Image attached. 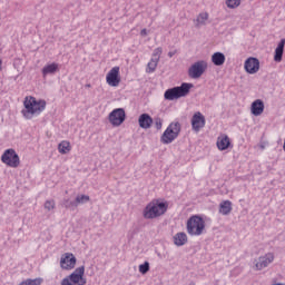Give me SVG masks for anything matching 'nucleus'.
Listing matches in <instances>:
<instances>
[{"label":"nucleus","mask_w":285,"mask_h":285,"mask_svg":"<svg viewBox=\"0 0 285 285\" xmlns=\"http://www.w3.org/2000/svg\"><path fill=\"white\" fill-rule=\"evenodd\" d=\"M168 210V203L154 199L142 210L144 219H157L161 215H166Z\"/></svg>","instance_id":"obj_1"},{"label":"nucleus","mask_w":285,"mask_h":285,"mask_svg":"<svg viewBox=\"0 0 285 285\" xmlns=\"http://www.w3.org/2000/svg\"><path fill=\"white\" fill-rule=\"evenodd\" d=\"M24 109L21 114L26 119H32L35 115H41L46 110V100H37L35 97L26 98L23 102Z\"/></svg>","instance_id":"obj_2"},{"label":"nucleus","mask_w":285,"mask_h":285,"mask_svg":"<svg viewBox=\"0 0 285 285\" xmlns=\"http://www.w3.org/2000/svg\"><path fill=\"white\" fill-rule=\"evenodd\" d=\"M190 88H193V83L183 82L178 87L167 89L164 94V98L167 101H175V99H181V97H186L187 95H189Z\"/></svg>","instance_id":"obj_3"},{"label":"nucleus","mask_w":285,"mask_h":285,"mask_svg":"<svg viewBox=\"0 0 285 285\" xmlns=\"http://www.w3.org/2000/svg\"><path fill=\"white\" fill-rule=\"evenodd\" d=\"M206 222L199 215H194L187 220V233L191 237H199L204 234Z\"/></svg>","instance_id":"obj_4"},{"label":"nucleus","mask_w":285,"mask_h":285,"mask_svg":"<svg viewBox=\"0 0 285 285\" xmlns=\"http://www.w3.org/2000/svg\"><path fill=\"white\" fill-rule=\"evenodd\" d=\"M181 132V124L179 121H173L166 128V130L160 136V144L168 146V144H173L177 137H179Z\"/></svg>","instance_id":"obj_5"},{"label":"nucleus","mask_w":285,"mask_h":285,"mask_svg":"<svg viewBox=\"0 0 285 285\" xmlns=\"http://www.w3.org/2000/svg\"><path fill=\"white\" fill-rule=\"evenodd\" d=\"M86 266H80L76 268L69 276L61 281V285H86L88 281L86 277Z\"/></svg>","instance_id":"obj_6"},{"label":"nucleus","mask_w":285,"mask_h":285,"mask_svg":"<svg viewBox=\"0 0 285 285\" xmlns=\"http://www.w3.org/2000/svg\"><path fill=\"white\" fill-rule=\"evenodd\" d=\"M2 164L9 166V168H19L21 160L19 159V154L12 148L6 149L1 156Z\"/></svg>","instance_id":"obj_7"},{"label":"nucleus","mask_w":285,"mask_h":285,"mask_svg":"<svg viewBox=\"0 0 285 285\" xmlns=\"http://www.w3.org/2000/svg\"><path fill=\"white\" fill-rule=\"evenodd\" d=\"M206 70H208V62L205 60H199L190 66L188 69V76L190 79H199V77H202Z\"/></svg>","instance_id":"obj_8"},{"label":"nucleus","mask_w":285,"mask_h":285,"mask_svg":"<svg viewBox=\"0 0 285 285\" xmlns=\"http://www.w3.org/2000/svg\"><path fill=\"white\" fill-rule=\"evenodd\" d=\"M111 126H121L126 121V110L124 108L114 109L108 116Z\"/></svg>","instance_id":"obj_9"},{"label":"nucleus","mask_w":285,"mask_h":285,"mask_svg":"<svg viewBox=\"0 0 285 285\" xmlns=\"http://www.w3.org/2000/svg\"><path fill=\"white\" fill-rule=\"evenodd\" d=\"M275 262V254L267 253L264 256H259L258 259H255V271H264V268H268L269 264H273Z\"/></svg>","instance_id":"obj_10"},{"label":"nucleus","mask_w":285,"mask_h":285,"mask_svg":"<svg viewBox=\"0 0 285 285\" xmlns=\"http://www.w3.org/2000/svg\"><path fill=\"white\" fill-rule=\"evenodd\" d=\"M77 266V257L72 253H65L60 258V268L62 271H72Z\"/></svg>","instance_id":"obj_11"},{"label":"nucleus","mask_w":285,"mask_h":285,"mask_svg":"<svg viewBox=\"0 0 285 285\" xmlns=\"http://www.w3.org/2000/svg\"><path fill=\"white\" fill-rule=\"evenodd\" d=\"M106 81L108 86L112 88H117L119 83H121V77L119 76V67H114L106 76Z\"/></svg>","instance_id":"obj_12"},{"label":"nucleus","mask_w":285,"mask_h":285,"mask_svg":"<svg viewBox=\"0 0 285 285\" xmlns=\"http://www.w3.org/2000/svg\"><path fill=\"white\" fill-rule=\"evenodd\" d=\"M245 71L248 72V75H255L259 72V59L255 57H249L245 60Z\"/></svg>","instance_id":"obj_13"},{"label":"nucleus","mask_w":285,"mask_h":285,"mask_svg":"<svg viewBox=\"0 0 285 285\" xmlns=\"http://www.w3.org/2000/svg\"><path fill=\"white\" fill-rule=\"evenodd\" d=\"M204 126H206V118L204 117V115H202V112L199 111L195 112L194 116L191 117L193 130L195 132H199V130H202Z\"/></svg>","instance_id":"obj_14"},{"label":"nucleus","mask_w":285,"mask_h":285,"mask_svg":"<svg viewBox=\"0 0 285 285\" xmlns=\"http://www.w3.org/2000/svg\"><path fill=\"white\" fill-rule=\"evenodd\" d=\"M250 112L254 117H259L264 112V100L257 99L252 102Z\"/></svg>","instance_id":"obj_15"},{"label":"nucleus","mask_w":285,"mask_h":285,"mask_svg":"<svg viewBox=\"0 0 285 285\" xmlns=\"http://www.w3.org/2000/svg\"><path fill=\"white\" fill-rule=\"evenodd\" d=\"M139 127L148 130L150 126H153V117H150L148 114H141L138 118Z\"/></svg>","instance_id":"obj_16"},{"label":"nucleus","mask_w":285,"mask_h":285,"mask_svg":"<svg viewBox=\"0 0 285 285\" xmlns=\"http://www.w3.org/2000/svg\"><path fill=\"white\" fill-rule=\"evenodd\" d=\"M284 46H285V39L283 38L278 42L274 52V61H276V63H279L284 57Z\"/></svg>","instance_id":"obj_17"},{"label":"nucleus","mask_w":285,"mask_h":285,"mask_svg":"<svg viewBox=\"0 0 285 285\" xmlns=\"http://www.w3.org/2000/svg\"><path fill=\"white\" fill-rule=\"evenodd\" d=\"M174 244L175 246H185V244H188V235L184 232L177 233L174 235Z\"/></svg>","instance_id":"obj_18"},{"label":"nucleus","mask_w":285,"mask_h":285,"mask_svg":"<svg viewBox=\"0 0 285 285\" xmlns=\"http://www.w3.org/2000/svg\"><path fill=\"white\" fill-rule=\"evenodd\" d=\"M218 150H228L230 148V138L228 136L218 137L217 139Z\"/></svg>","instance_id":"obj_19"},{"label":"nucleus","mask_w":285,"mask_h":285,"mask_svg":"<svg viewBox=\"0 0 285 285\" xmlns=\"http://www.w3.org/2000/svg\"><path fill=\"white\" fill-rule=\"evenodd\" d=\"M212 62L214 66H224L226 63V56L219 51L213 53Z\"/></svg>","instance_id":"obj_20"},{"label":"nucleus","mask_w":285,"mask_h":285,"mask_svg":"<svg viewBox=\"0 0 285 285\" xmlns=\"http://www.w3.org/2000/svg\"><path fill=\"white\" fill-rule=\"evenodd\" d=\"M58 71H59V65L57 62H53L42 68V76L47 77V75H55Z\"/></svg>","instance_id":"obj_21"},{"label":"nucleus","mask_w":285,"mask_h":285,"mask_svg":"<svg viewBox=\"0 0 285 285\" xmlns=\"http://www.w3.org/2000/svg\"><path fill=\"white\" fill-rule=\"evenodd\" d=\"M233 210V203L230 200H225L219 205V213L220 215H230Z\"/></svg>","instance_id":"obj_22"},{"label":"nucleus","mask_w":285,"mask_h":285,"mask_svg":"<svg viewBox=\"0 0 285 285\" xmlns=\"http://www.w3.org/2000/svg\"><path fill=\"white\" fill-rule=\"evenodd\" d=\"M62 206L67 210H75V209L78 208L77 200L76 199L75 200H70V198L62 199Z\"/></svg>","instance_id":"obj_23"},{"label":"nucleus","mask_w":285,"mask_h":285,"mask_svg":"<svg viewBox=\"0 0 285 285\" xmlns=\"http://www.w3.org/2000/svg\"><path fill=\"white\" fill-rule=\"evenodd\" d=\"M158 63H159V58H151L147 65L146 72L147 73L155 72V70H157Z\"/></svg>","instance_id":"obj_24"},{"label":"nucleus","mask_w":285,"mask_h":285,"mask_svg":"<svg viewBox=\"0 0 285 285\" xmlns=\"http://www.w3.org/2000/svg\"><path fill=\"white\" fill-rule=\"evenodd\" d=\"M58 150L61 155H68V153H70V142L69 141H61L58 145Z\"/></svg>","instance_id":"obj_25"},{"label":"nucleus","mask_w":285,"mask_h":285,"mask_svg":"<svg viewBox=\"0 0 285 285\" xmlns=\"http://www.w3.org/2000/svg\"><path fill=\"white\" fill-rule=\"evenodd\" d=\"M90 202V196L88 195H78L76 197V205L79 206V204H88Z\"/></svg>","instance_id":"obj_26"},{"label":"nucleus","mask_w":285,"mask_h":285,"mask_svg":"<svg viewBox=\"0 0 285 285\" xmlns=\"http://www.w3.org/2000/svg\"><path fill=\"white\" fill-rule=\"evenodd\" d=\"M242 4V0H226V6L227 8H230L234 10L235 8H239Z\"/></svg>","instance_id":"obj_27"},{"label":"nucleus","mask_w":285,"mask_h":285,"mask_svg":"<svg viewBox=\"0 0 285 285\" xmlns=\"http://www.w3.org/2000/svg\"><path fill=\"white\" fill-rule=\"evenodd\" d=\"M149 271H150V263H148V261L139 265V273H141V275H146V273H148Z\"/></svg>","instance_id":"obj_28"},{"label":"nucleus","mask_w":285,"mask_h":285,"mask_svg":"<svg viewBox=\"0 0 285 285\" xmlns=\"http://www.w3.org/2000/svg\"><path fill=\"white\" fill-rule=\"evenodd\" d=\"M42 282H43L42 278H35V279L28 278V279H26V281H22V283H23L24 285H41Z\"/></svg>","instance_id":"obj_29"},{"label":"nucleus","mask_w":285,"mask_h":285,"mask_svg":"<svg viewBox=\"0 0 285 285\" xmlns=\"http://www.w3.org/2000/svg\"><path fill=\"white\" fill-rule=\"evenodd\" d=\"M156 130H161V126H164V120L160 117H156L154 119Z\"/></svg>","instance_id":"obj_30"},{"label":"nucleus","mask_w":285,"mask_h":285,"mask_svg":"<svg viewBox=\"0 0 285 285\" xmlns=\"http://www.w3.org/2000/svg\"><path fill=\"white\" fill-rule=\"evenodd\" d=\"M161 52H164V50L161 49V47H158L154 50V53H153V59H161Z\"/></svg>","instance_id":"obj_31"},{"label":"nucleus","mask_w":285,"mask_h":285,"mask_svg":"<svg viewBox=\"0 0 285 285\" xmlns=\"http://www.w3.org/2000/svg\"><path fill=\"white\" fill-rule=\"evenodd\" d=\"M207 20H208V13H199L196 21L197 23H206Z\"/></svg>","instance_id":"obj_32"},{"label":"nucleus","mask_w":285,"mask_h":285,"mask_svg":"<svg viewBox=\"0 0 285 285\" xmlns=\"http://www.w3.org/2000/svg\"><path fill=\"white\" fill-rule=\"evenodd\" d=\"M45 208L46 210H52L55 208V200H46Z\"/></svg>","instance_id":"obj_33"},{"label":"nucleus","mask_w":285,"mask_h":285,"mask_svg":"<svg viewBox=\"0 0 285 285\" xmlns=\"http://www.w3.org/2000/svg\"><path fill=\"white\" fill-rule=\"evenodd\" d=\"M175 55H177V50L174 51H169L168 52V57L171 59V57H175Z\"/></svg>","instance_id":"obj_34"},{"label":"nucleus","mask_w":285,"mask_h":285,"mask_svg":"<svg viewBox=\"0 0 285 285\" xmlns=\"http://www.w3.org/2000/svg\"><path fill=\"white\" fill-rule=\"evenodd\" d=\"M140 35H141V37H146V35H148V32L146 31V29H142V30L140 31Z\"/></svg>","instance_id":"obj_35"},{"label":"nucleus","mask_w":285,"mask_h":285,"mask_svg":"<svg viewBox=\"0 0 285 285\" xmlns=\"http://www.w3.org/2000/svg\"><path fill=\"white\" fill-rule=\"evenodd\" d=\"M3 65V61L2 60H0V70H1V66Z\"/></svg>","instance_id":"obj_36"},{"label":"nucleus","mask_w":285,"mask_h":285,"mask_svg":"<svg viewBox=\"0 0 285 285\" xmlns=\"http://www.w3.org/2000/svg\"><path fill=\"white\" fill-rule=\"evenodd\" d=\"M87 88H90V85H86Z\"/></svg>","instance_id":"obj_37"}]
</instances>
